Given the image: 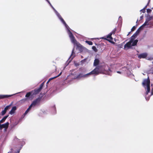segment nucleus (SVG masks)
I'll use <instances>...</instances> for the list:
<instances>
[{
	"label": "nucleus",
	"instance_id": "f257e3e1",
	"mask_svg": "<svg viewBox=\"0 0 153 153\" xmlns=\"http://www.w3.org/2000/svg\"><path fill=\"white\" fill-rule=\"evenodd\" d=\"M153 19V16L148 15L147 16L146 20L145 23L140 26L136 32L131 37L130 41L127 42L124 45V49L127 50L131 48L133 46L136 45L138 40H135L137 35L139 34L140 31L142 30L146 26L150 25L151 24L149 21Z\"/></svg>",
	"mask_w": 153,
	"mask_h": 153
},
{
	"label": "nucleus",
	"instance_id": "f03ea898",
	"mask_svg": "<svg viewBox=\"0 0 153 153\" xmlns=\"http://www.w3.org/2000/svg\"><path fill=\"white\" fill-rule=\"evenodd\" d=\"M49 4L50 6L53 9L54 12H55L56 14L58 17L59 19L64 24L66 28L68 34L69 36L71 39V41L72 43H73L74 45H76L77 46H79V44L77 42L76 40H75L74 36H73L72 33L69 30V26L67 25L65 22L62 17L61 16L59 13L55 10V9L51 5L50 2L48 0H46Z\"/></svg>",
	"mask_w": 153,
	"mask_h": 153
},
{
	"label": "nucleus",
	"instance_id": "7ed1b4c3",
	"mask_svg": "<svg viewBox=\"0 0 153 153\" xmlns=\"http://www.w3.org/2000/svg\"><path fill=\"white\" fill-rule=\"evenodd\" d=\"M94 65L95 66H97L96 68L98 67V68H100L101 71L99 72V74L102 73L106 74H110L109 71L111 72V71L108 68V66L100 64L99 60L98 59H95L94 63Z\"/></svg>",
	"mask_w": 153,
	"mask_h": 153
},
{
	"label": "nucleus",
	"instance_id": "20e7f679",
	"mask_svg": "<svg viewBox=\"0 0 153 153\" xmlns=\"http://www.w3.org/2000/svg\"><path fill=\"white\" fill-rule=\"evenodd\" d=\"M143 86L145 88L146 91L145 98L147 100H148L150 97L153 94V91H152L149 96L148 95V94L150 91V80L149 77L147 79H144L142 83Z\"/></svg>",
	"mask_w": 153,
	"mask_h": 153
},
{
	"label": "nucleus",
	"instance_id": "39448f33",
	"mask_svg": "<svg viewBox=\"0 0 153 153\" xmlns=\"http://www.w3.org/2000/svg\"><path fill=\"white\" fill-rule=\"evenodd\" d=\"M101 70L100 68L97 67L95 68L94 70L91 71L90 73L85 74H79L76 77V78H79L80 77L87 78L90 75L94 74L97 75L99 74V72H101Z\"/></svg>",
	"mask_w": 153,
	"mask_h": 153
},
{
	"label": "nucleus",
	"instance_id": "423d86ee",
	"mask_svg": "<svg viewBox=\"0 0 153 153\" xmlns=\"http://www.w3.org/2000/svg\"><path fill=\"white\" fill-rule=\"evenodd\" d=\"M40 100L39 98H37L35 100L33 101L30 106L31 107V108L32 107H34L39 104L40 101Z\"/></svg>",
	"mask_w": 153,
	"mask_h": 153
},
{
	"label": "nucleus",
	"instance_id": "0eeeda50",
	"mask_svg": "<svg viewBox=\"0 0 153 153\" xmlns=\"http://www.w3.org/2000/svg\"><path fill=\"white\" fill-rule=\"evenodd\" d=\"M112 33H111L109 34H108L107 36V39L106 38H103L104 39H106L107 40H108L110 42H111L112 41V40H113V38L111 36V35H112Z\"/></svg>",
	"mask_w": 153,
	"mask_h": 153
},
{
	"label": "nucleus",
	"instance_id": "6e6552de",
	"mask_svg": "<svg viewBox=\"0 0 153 153\" xmlns=\"http://www.w3.org/2000/svg\"><path fill=\"white\" fill-rule=\"evenodd\" d=\"M9 123L8 122L2 124H0V130H1L3 128H7L9 126Z\"/></svg>",
	"mask_w": 153,
	"mask_h": 153
},
{
	"label": "nucleus",
	"instance_id": "1a4fd4ad",
	"mask_svg": "<svg viewBox=\"0 0 153 153\" xmlns=\"http://www.w3.org/2000/svg\"><path fill=\"white\" fill-rule=\"evenodd\" d=\"M21 92H18V93H17V94H19V93H21ZM17 94V93L16 94H12V95H0V99H4V98H7V97H11V96H13V95H14L15 94Z\"/></svg>",
	"mask_w": 153,
	"mask_h": 153
},
{
	"label": "nucleus",
	"instance_id": "9d476101",
	"mask_svg": "<svg viewBox=\"0 0 153 153\" xmlns=\"http://www.w3.org/2000/svg\"><path fill=\"white\" fill-rule=\"evenodd\" d=\"M147 56V54L146 53H141L138 56V58L141 59V58H145Z\"/></svg>",
	"mask_w": 153,
	"mask_h": 153
},
{
	"label": "nucleus",
	"instance_id": "9b49d317",
	"mask_svg": "<svg viewBox=\"0 0 153 153\" xmlns=\"http://www.w3.org/2000/svg\"><path fill=\"white\" fill-rule=\"evenodd\" d=\"M16 109V106H15L13 107L11 110L10 112L9 113L11 115L15 113Z\"/></svg>",
	"mask_w": 153,
	"mask_h": 153
},
{
	"label": "nucleus",
	"instance_id": "f8f14e48",
	"mask_svg": "<svg viewBox=\"0 0 153 153\" xmlns=\"http://www.w3.org/2000/svg\"><path fill=\"white\" fill-rule=\"evenodd\" d=\"M40 90L39 88L36 89H35L34 91H31V92L33 95H36L38 94L40 91Z\"/></svg>",
	"mask_w": 153,
	"mask_h": 153
},
{
	"label": "nucleus",
	"instance_id": "ddd939ff",
	"mask_svg": "<svg viewBox=\"0 0 153 153\" xmlns=\"http://www.w3.org/2000/svg\"><path fill=\"white\" fill-rule=\"evenodd\" d=\"M74 48L72 51V52L71 56H70V59L71 60H72L75 56V54L74 53Z\"/></svg>",
	"mask_w": 153,
	"mask_h": 153
},
{
	"label": "nucleus",
	"instance_id": "4468645a",
	"mask_svg": "<svg viewBox=\"0 0 153 153\" xmlns=\"http://www.w3.org/2000/svg\"><path fill=\"white\" fill-rule=\"evenodd\" d=\"M20 152V149L18 151H17V152H15V150L14 149H10V151L8 152V153H19Z\"/></svg>",
	"mask_w": 153,
	"mask_h": 153
},
{
	"label": "nucleus",
	"instance_id": "2eb2a0df",
	"mask_svg": "<svg viewBox=\"0 0 153 153\" xmlns=\"http://www.w3.org/2000/svg\"><path fill=\"white\" fill-rule=\"evenodd\" d=\"M8 115L4 116L0 121V124L2 123H3L4 122L6 119L8 117Z\"/></svg>",
	"mask_w": 153,
	"mask_h": 153
},
{
	"label": "nucleus",
	"instance_id": "dca6fc26",
	"mask_svg": "<svg viewBox=\"0 0 153 153\" xmlns=\"http://www.w3.org/2000/svg\"><path fill=\"white\" fill-rule=\"evenodd\" d=\"M31 108V107L29 106L28 108L26 110L25 113H24V116H25L27 114V113L29 112Z\"/></svg>",
	"mask_w": 153,
	"mask_h": 153
},
{
	"label": "nucleus",
	"instance_id": "f3484780",
	"mask_svg": "<svg viewBox=\"0 0 153 153\" xmlns=\"http://www.w3.org/2000/svg\"><path fill=\"white\" fill-rule=\"evenodd\" d=\"M32 94L31 91L27 93L25 95V97H29L31 94Z\"/></svg>",
	"mask_w": 153,
	"mask_h": 153
},
{
	"label": "nucleus",
	"instance_id": "a211bd4d",
	"mask_svg": "<svg viewBox=\"0 0 153 153\" xmlns=\"http://www.w3.org/2000/svg\"><path fill=\"white\" fill-rule=\"evenodd\" d=\"M11 105L10 104L9 105L6 106V107L4 108V110L6 112L7 110L9 109Z\"/></svg>",
	"mask_w": 153,
	"mask_h": 153
},
{
	"label": "nucleus",
	"instance_id": "6ab92c4d",
	"mask_svg": "<svg viewBox=\"0 0 153 153\" xmlns=\"http://www.w3.org/2000/svg\"><path fill=\"white\" fill-rule=\"evenodd\" d=\"M85 42L89 45H93V43L91 41H86Z\"/></svg>",
	"mask_w": 153,
	"mask_h": 153
},
{
	"label": "nucleus",
	"instance_id": "aec40b11",
	"mask_svg": "<svg viewBox=\"0 0 153 153\" xmlns=\"http://www.w3.org/2000/svg\"><path fill=\"white\" fill-rule=\"evenodd\" d=\"M146 7V6L144 8H143V9L141 10H140V12H143V13H144L145 12V11H146L145 8Z\"/></svg>",
	"mask_w": 153,
	"mask_h": 153
},
{
	"label": "nucleus",
	"instance_id": "412c9836",
	"mask_svg": "<svg viewBox=\"0 0 153 153\" xmlns=\"http://www.w3.org/2000/svg\"><path fill=\"white\" fill-rule=\"evenodd\" d=\"M6 112V111L4 110L1 111V114L2 115H3L5 114Z\"/></svg>",
	"mask_w": 153,
	"mask_h": 153
},
{
	"label": "nucleus",
	"instance_id": "4be33fe9",
	"mask_svg": "<svg viewBox=\"0 0 153 153\" xmlns=\"http://www.w3.org/2000/svg\"><path fill=\"white\" fill-rule=\"evenodd\" d=\"M122 17L121 16H120L119 18V19H118V21H119V22H122Z\"/></svg>",
	"mask_w": 153,
	"mask_h": 153
},
{
	"label": "nucleus",
	"instance_id": "5701e85b",
	"mask_svg": "<svg viewBox=\"0 0 153 153\" xmlns=\"http://www.w3.org/2000/svg\"><path fill=\"white\" fill-rule=\"evenodd\" d=\"M92 48L95 51H97V49H96V47L95 46H93L92 47Z\"/></svg>",
	"mask_w": 153,
	"mask_h": 153
},
{
	"label": "nucleus",
	"instance_id": "b1692460",
	"mask_svg": "<svg viewBox=\"0 0 153 153\" xmlns=\"http://www.w3.org/2000/svg\"><path fill=\"white\" fill-rule=\"evenodd\" d=\"M152 10L149 9H147V13H150L151 11Z\"/></svg>",
	"mask_w": 153,
	"mask_h": 153
},
{
	"label": "nucleus",
	"instance_id": "393cba45",
	"mask_svg": "<svg viewBox=\"0 0 153 153\" xmlns=\"http://www.w3.org/2000/svg\"><path fill=\"white\" fill-rule=\"evenodd\" d=\"M135 29V26H134L133 27L131 28V30L132 31H133V30H134Z\"/></svg>",
	"mask_w": 153,
	"mask_h": 153
},
{
	"label": "nucleus",
	"instance_id": "a878e982",
	"mask_svg": "<svg viewBox=\"0 0 153 153\" xmlns=\"http://www.w3.org/2000/svg\"><path fill=\"white\" fill-rule=\"evenodd\" d=\"M62 73V72H61V73L59 74L58 76H56V77H54L53 78H56V77H58V76H59Z\"/></svg>",
	"mask_w": 153,
	"mask_h": 153
},
{
	"label": "nucleus",
	"instance_id": "bb28decb",
	"mask_svg": "<svg viewBox=\"0 0 153 153\" xmlns=\"http://www.w3.org/2000/svg\"><path fill=\"white\" fill-rule=\"evenodd\" d=\"M42 86L41 85H40V87H39V88H38L40 90H41L42 89Z\"/></svg>",
	"mask_w": 153,
	"mask_h": 153
},
{
	"label": "nucleus",
	"instance_id": "cd10ccee",
	"mask_svg": "<svg viewBox=\"0 0 153 153\" xmlns=\"http://www.w3.org/2000/svg\"><path fill=\"white\" fill-rule=\"evenodd\" d=\"M140 20H142L143 19V16H141L140 18Z\"/></svg>",
	"mask_w": 153,
	"mask_h": 153
},
{
	"label": "nucleus",
	"instance_id": "c85d7f7f",
	"mask_svg": "<svg viewBox=\"0 0 153 153\" xmlns=\"http://www.w3.org/2000/svg\"><path fill=\"white\" fill-rule=\"evenodd\" d=\"M117 73L119 74H121L122 73V72L120 71H117Z\"/></svg>",
	"mask_w": 153,
	"mask_h": 153
},
{
	"label": "nucleus",
	"instance_id": "c756f323",
	"mask_svg": "<svg viewBox=\"0 0 153 153\" xmlns=\"http://www.w3.org/2000/svg\"><path fill=\"white\" fill-rule=\"evenodd\" d=\"M122 68L123 69H124L125 70H126V68L125 67H123Z\"/></svg>",
	"mask_w": 153,
	"mask_h": 153
},
{
	"label": "nucleus",
	"instance_id": "7c9ffc66",
	"mask_svg": "<svg viewBox=\"0 0 153 153\" xmlns=\"http://www.w3.org/2000/svg\"><path fill=\"white\" fill-rule=\"evenodd\" d=\"M25 116H24V114L22 116V118H23Z\"/></svg>",
	"mask_w": 153,
	"mask_h": 153
},
{
	"label": "nucleus",
	"instance_id": "2f4dec72",
	"mask_svg": "<svg viewBox=\"0 0 153 153\" xmlns=\"http://www.w3.org/2000/svg\"><path fill=\"white\" fill-rule=\"evenodd\" d=\"M43 85H44V83H42L41 85H42V87L43 86Z\"/></svg>",
	"mask_w": 153,
	"mask_h": 153
},
{
	"label": "nucleus",
	"instance_id": "473e14b6",
	"mask_svg": "<svg viewBox=\"0 0 153 153\" xmlns=\"http://www.w3.org/2000/svg\"><path fill=\"white\" fill-rule=\"evenodd\" d=\"M25 100H26V99L22 100H20V101H25Z\"/></svg>",
	"mask_w": 153,
	"mask_h": 153
},
{
	"label": "nucleus",
	"instance_id": "72a5a7b5",
	"mask_svg": "<svg viewBox=\"0 0 153 153\" xmlns=\"http://www.w3.org/2000/svg\"><path fill=\"white\" fill-rule=\"evenodd\" d=\"M53 78H51L49 80V81H50L52 79H53Z\"/></svg>",
	"mask_w": 153,
	"mask_h": 153
},
{
	"label": "nucleus",
	"instance_id": "f704fd0d",
	"mask_svg": "<svg viewBox=\"0 0 153 153\" xmlns=\"http://www.w3.org/2000/svg\"><path fill=\"white\" fill-rule=\"evenodd\" d=\"M149 60H152V58H150L149 59Z\"/></svg>",
	"mask_w": 153,
	"mask_h": 153
},
{
	"label": "nucleus",
	"instance_id": "c9c22d12",
	"mask_svg": "<svg viewBox=\"0 0 153 153\" xmlns=\"http://www.w3.org/2000/svg\"><path fill=\"white\" fill-rule=\"evenodd\" d=\"M50 81L49 80H48L47 82V83H48Z\"/></svg>",
	"mask_w": 153,
	"mask_h": 153
},
{
	"label": "nucleus",
	"instance_id": "e433bc0d",
	"mask_svg": "<svg viewBox=\"0 0 153 153\" xmlns=\"http://www.w3.org/2000/svg\"><path fill=\"white\" fill-rule=\"evenodd\" d=\"M152 63L153 64V62H152Z\"/></svg>",
	"mask_w": 153,
	"mask_h": 153
}]
</instances>
